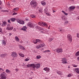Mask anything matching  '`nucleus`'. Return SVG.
Wrapping results in <instances>:
<instances>
[{"label": "nucleus", "instance_id": "f257e3e1", "mask_svg": "<svg viewBox=\"0 0 79 79\" xmlns=\"http://www.w3.org/2000/svg\"><path fill=\"white\" fill-rule=\"evenodd\" d=\"M6 74L5 72H3L0 75L1 78L0 79H6Z\"/></svg>", "mask_w": 79, "mask_h": 79}, {"label": "nucleus", "instance_id": "f03ea898", "mask_svg": "<svg viewBox=\"0 0 79 79\" xmlns=\"http://www.w3.org/2000/svg\"><path fill=\"white\" fill-rule=\"evenodd\" d=\"M38 24L40 26H46L47 27V24L46 23L44 22H40L38 23Z\"/></svg>", "mask_w": 79, "mask_h": 79}, {"label": "nucleus", "instance_id": "7ed1b4c3", "mask_svg": "<svg viewBox=\"0 0 79 79\" xmlns=\"http://www.w3.org/2000/svg\"><path fill=\"white\" fill-rule=\"evenodd\" d=\"M61 61L62 62V63H63V64H66L67 63H68L67 60L66 58H63L62 59Z\"/></svg>", "mask_w": 79, "mask_h": 79}, {"label": "nucleus", "instance_id": "20e7f679", "mask_svg": "<svg viewBox=\"0 0 79 79\" xmlns=\"http://www.w3.org/2000/svg\"><path fill=\"white\" fill-rule=\"evenodd\" d=\"M27 66V67H32L33 69H35V64H28Z\"/></svg>", "mask_w": 79, "mask_h": 79}, {"label": "nucleus", "instance_id": "39448f33", "mask_svg": "<svg viewBox=\"0 0 79 79\" xmlns=\"http://www.w3.org/2000/svg\"><path fill=\"white\" fill-rule=\"evenodd\" d=\"M13 29V27H11L10 26V24H7L6 29L10 31L11 30H12Z\"/></svg>", "mask_w": 79, "mask_h": 79}, {"label": "nucleus", "instance_id": "423d86ee", "mask_svg": "<svg viewBox=\"0 0 79 79\" xmlns=\"http://www.w3.org/2000/svg\"><path fill=\"white\" fill-rule=\"evenodd\" d=\"M67 39L70 42H72V37L71 35L69 34L67 35Z\"/></svg>", "mask_w": 79, "mask_h": 79}, {"label": "nucleus", "instance_id": "0eeeda50", "mask_svg": "<svg viewBox=\"0 0 79 79\" xmlns=\"http://www.w3.org/2000/svg\"><path fill=\"white\" fill-rule=\"evenodd\" d=\"M27 25L30 27H34V24L32 23L29 22L27 24Z\"/></svg>", "mask_w": 79, "mask_h": 79}, {"label": "nucleus", "instance_id": "6e6552de", "mask_svg": "<svg viewBox=\"0 0 79 79\" xmlns=\"http://www.w3.org/2000/svg\"><path fill=\"white\" fill-rule=\"evenodd\" d=\"M56 52L57 53H61L63 52V50L61 48H58L56 50Z\"/></svg>", "mask_w": 79, "mask_h": 79}, {"label": "nucleus", "instance_id": "1a4fd4ad", "mask_svg": "<svg viewBox=\"0 0 79 79\" xmlns=\"http://www.w3.org/2000/svg\"><path fill=\"white\" fill-rule=\"evenodd\" d=\"M17 22L19 24H24V21L20 19H18L17 20Z\"/></svg>", "mask_w": 79, "mask_h": 79}, {"label": "nucleus", "instance_id": "9d476101", "mask_svg": "<svg viewBox=\"0 0 79 79\" xmlns=\"http://www.w3.org/2000/svg\"><path fill=\"white\" fill-rule=\"evenodd\" d=\"M11 55L13 58H16L17 56V53L15 52H13L12 53Z\"/></svg>", "mask_w": 79, "mask_h": 79}, {"label": "nucleus", "instance_id": "9b49d317", "mask_svg": "<svg viewBox=\"0 0 79 79\" xmlns=\"http://www.w3.org/2000/svg\"><path fill=\"white\" fill-rule=\"evenodd\" d=\"M44 70L46 71L47 73L50 72V68H48L47 67H45L44 69Z\"/></svg>", "mask_w": 79, "mask_h": 79}, {"label": "nucleus", "instance_id": "f8f14e48", "mask_svg": "<svg viewBox=\"0 0 79 79\" xmlns=\"http://www.w3.org/2000/svg\"><path fill=\"white\" fill-rule=\"evenodd\" d=\"M75 7V6H72L69 7V9H70V10H74Z\"/></svg>", "mask_w": 79, "mask_h": 79}, {"label": "nucleus", "instance_id": "ddd939ff", "mask_svg": "<svg viewBox=\"0 0 79 79\" xmlns=\"http://www.w3.org/2000/svg\"><path fill=\"white\" fill-rule=\"evenodd\" d=\"M40 64H38L35 65V67L36 68H37V69H38V68L40 67Z\"/></svg>", "mask_w": 79, "mask_h": 79}, {"label": "nucleus", "instance_id": "4468645a", "mask_svg": "<svg viewBox=\"0 0 79 79\" xmlns=\"http://www.w3.org/2000/svg\"><path fill=\"white\" fill-rule=\"evenodd\" d=\"M31 5H36V2L35 1H32L31 2Z\"/></svg>", "mask_w": 79, "mask_h": 79}, {"label": "nucleus", "instance_id": "2eb2a0df", "mask_svg": "<svg viewBox=\"0 0 79 79\" xmlns=\"http://www.w3.org/2000/svg\"><path fill=\"white\" fill-rule=\"evenodd\" d=\"M21 29L23 31H26V29H27V27L26 26H24Z\"/></svg>", "mask_w": 79, "mask_h": 79}, {"label": "nucleus", "instance_id": "dca6fc26", "mask_svg": "<svg viewBox=\"0 0 79 79\" xmlns=\"http://www.w3.org/2000/svg\"><path fill=\"white\" fill-rule=\"evenodd\" d=\"M58 30L60 32H61L62 33V32H64V30H63V29L61 28H59Z\"/></svg>", "mask_w": 79, "mask_h": 79}, {"label": "nucleus", "instance_id": "f3484780", "mask_svg": "<svg viewBox=\"0 0 79 79\" xmlns=\"http://www.w3.org/2000/svg\"><path fill=\"white\" fill-rule=\"evenodd\" d=\"M6 56V54H1L0 56H1V58H4Z\"/></svg>", "mask_w": 79, "mask_h": 79}, {"label": "nucleus", "instance_id": "a211bd4d", "mask_svg": "<svg viewBox=\"0 0 79 79\" xmlns=\"http://www.w3.org/2000/svg\"><path fill=\"white\" fill-rule=\"evenodd\" d=\"M19 47L21 50H25V48L22 45H19Z\"/></svg>", "mask_w": 79, "mask_h": 79}, {"label": "nucleus", "instance_id": "6ab92c4d", "mask_svg": "<svg viewBox=\"0 0 79 79\" xmlns=\"http://www.w3.org/2000/svg\"><path fill=\"white\" fill-rule=\"evenodd\" d=\"M2 44H3L4 45H5L6 44V42L4 40H2Z\"/></svg>", "mask_w": 79, "mask_h": 79}, {"label": "nucleus", "instance_id": "aec40b11", "mask_svg": "<svg viewBox=\"0 0 79 79\" xmlns=\"http://www.w3.org/2000/svg\"><path fill=\"white\" fill-rule=\"evenodd\" d=\"M75 72L77 73H78L79 74V68H76L75 69Z\"/></svg>", "mask_w": 79, "mask_h": 79}, {"label": "nucleus", "instance_id": "412c9836", "mask_svg": "<svg viewBox=\"0 0 79 79\" xmlns=\"http://www.w3.org/2000/svg\"><path fill=\"white\" fill-rule=\"evenodd\" d=\"M3 24H2V26H6V21L2 22Z\"/></svg>", "mask_w": 79, "mask_h": 79}, {"label": "nucleus", "instance_id": "4be33fe9", "mask_svg": "<svg viewBox=\"0 0 79 79\" xmlns=\"http://www.w3.org/2000/svg\"><path fill=\"white\" fill-rule=\"evenodd\" d=\"M33 42L35 44H36L37 43V39L35 40L34 39H33Z\"/></svg>", "mask_w": 79, "mask_h": 79}, {"label": "nucleus", "instance_id": "5701e85b", "mask_svg": "<svg viewBox=\"0 0 79 79\" xmlns=\"http://www.w3.org/2000/svg\"><path fill=\"white\" fill-rule=\"evenodd\" d=\"M40 47H41V48H42V47H44V45H45V44H44V43H43L40 44Z\"/></svg>", "mask_w": 79, "mask_h": 79}, {"label": "nucleus", "instance_id": "b1692460", "mask_svg": "<svg viewBox=\"0 0 79 79\" xmlns=\"http://www.w3.org/2000/svg\"><path fill=\"white\" fill-rule=\"evenodd\" d=\"M57 73L59 75H61L62 74V73L60 71H59L58 70L57 71Z\"/></svg>", "mask_w": 79, "mask_h": 79}, {"label": "nucleus", "instance_id": "393cba45", "mask_svg": "<svg viewBox=\"0 0 79 79\" xmlns=\"http://www.w3.org/2000/svg\"><path fill=\"white\" fill-rule=\"evenodd\" d=\"M15 39L17 42H19V38H18L17 36H15Z\"/></svg>", "mask_w": 79, "mask_h": 79}, {"label": "nucleus", "instance_id": "a878e982", "mask_svg": "<svg viewBox=\"0 0 79 79\" xmlns=\"http://www.w3.org/2000/svg\"><path fill=\"white\" fill-rule=\"evenodd\" d=\"M42 40H40L39 39H37V43H39L40 44H41V43H42Z\"/></svg>", "mask_w": 79, "mask_h": 79}, {"label": "nucleus", "instance_id": "bb28decb", "mask_svg": "<svg viewBox=\"0 0 79 79\" xmlns=\"http://www.w3.org/2000/svg\"><path fill=\"white\" fill-rule=\"evenodd\" d=\"M18 10H19V8L16 7L14 9V11H18Z\"/></svg>", "mask_w": 79, "mask_h": 79}, {"label": "nucleus", "instance_id": "cd10ccee", "mask_svg": "<svg viewBox=\"0 0 79 79\" xmlns=\"http://www.w3.org/2000/svg\"><path fill=\"white\" fill-rule=\"evenodd\" d=\"M66 17L63 15L62 16V19L63 20H66Z\"/></svg>", "mask_w": 79, "mask_h": 79}, {"label": "nucleus", "instance_id": "c85d7f7f", "mask_svg": "<svg viewBox=\"0 0 79 79\" xmlns=\"http://www.w3.org/2000/svg\"><path fill=\"white\" fill-rule=\"evenodd\" d=\"M10 20L12 22H14V21H15L16 20V19L15 18H11L10 19Z\"/></svg>", "mask_w": 79, "mask_h": 79}, {"label": "nucleus", "instance_id": "c756f323", "mask_svg": "<svg viewBox=\"0 0 79 79\" xmlns=\"http://www.w3.org/2000/svg\"><path fill=\"white\" fill-rule=\"evenodd\" d=\"M41 3L42 5H43L44 6V5H45V2L44 1H42L41 2Z\"/></svg>", "mask_w": 79, "mask_h": 79}, {"label": "nucleus", "instance_id": "7c9ffc66", "mask_svg": "<svg viewBox=\"0 0 79 79\" xmlns=\"http://www.w3.org/2000/svg\"><path fill=\"white\" fill-rule=\"evenodd\" d=\"M19 55L20 56H21V57H24V55L23 54H21V53H19Z\"/></svg>", "mask_w": 79, "mask_h": 79}, {"label": "nucleus", "instance_id": "2f4dec72", "mask_svg": "<svg viewBox=\"0 0 79 79\" xmlns=\"http://www.w3.org/2000/svg\"><path fill=\"white\" fill-rule=\"evenodd\" d=\"M54 39V38H50L49 39V42H51V41H52V40H53Z\"/></svg>", "mask_w": 79, "mask_h": 79}, {"label": "nucleus", "instance_id": "473e14b6", "mask_svg": "<svg viewBox=\"0 0 79 79\" xmlns=\"http://www.w3.org/2000/svg\"><path fill=\"white\" fill-rule=\"evenodd\" d=\"M6 72L8 73H10V70H9L8 69H7L6 70Z\"/></svg>", "mask_w": 79, "mask_h": 79}, {"label": "nucleus", "instance_id": "72a5a7b5", "mask_svg": "<svg viewBox=\"0 0 79 79\" xmlns=\"http://www.w3.org/2000/svg\"><path fill=\"white\" fill-rule=\"evenodd\" d=\"M29 60H30V58H27L25 60V61H29Z\"/></svg>", "mask_w": 79, "mask_h": 79}, {"label": "nucleus", "instance_id": "f704fd0d", "mask_svg": "<svg viewBox=\"0 0 79 79\" xmlns=\"http://www.w3.org/2000/svg\"><path fill=\"white\" fill-rule=\"evenodd\" d=\"M62 13H64V15H68V14H67V13H66V12H64V11L63 10H62Z\"/></svg>", "mask_w": 79, "mask_h": 79}, {"label": "nucleus", "instance_id": "c9c22d12", "mask_svg": "<svg viewBox=\"0 0 79 79\" xmlns=\"http://www.w3.org/2000/svg\"><path fill=\"white\" fill-rule=\"evenodd\" d=\"M40 57H41L40 56H36V58L37 59H40Z\"/></svg>", "mask_w": 79, "mask_h": 79}, {"label": "nucleus", "instance_id": "e433bc0d", "mask_svg": "<svg viewBox=\"0 0 79 79\" xmlns=\"http://www.w3.org/2000/svg\"><path fill=\"white\" fill-rule=\"evenodd\" d=\"M36 48H41L40 46V45H38V46H37L36 47Z\"/></svg>", "mask_w": 79, "mask_h": 79}, {"label": "nucleus", "instance_id": "4c0bfd02", "mask_svg": "<svg viewBox=\"0 0 79 79\" xmlns=\"http://www.w3.org/2000/svg\"><path fill=\"white\" fill-rule=\"evenodd\" d=\"M39 11L40 12V13H42V9L41 8H40L39 10Z\"/></svg>", "mask_w": 79, "mask_h": 79}, {"label": "nucleus", "instance_id": "58836bf2", "mask_svg": "<svg viewBox=\"0 0 79 79\" xmlns=\"http://www.w3.org/2000/svg\"><path fill=\"white\" fill-rule=\"evenodd\" d=\"M31 17L32 18H35V16L34 15H31Z\"/></svg>", "mask_w": 79, "mask_h": 79}, {"label": "nucleus", "instance_id": "ea45409f", "mask_svg": "<svg viewBox=\"0 0 79 79\" xmlns=\"http://www.w3.org/2000/svg\"><path fill=\"white\" fill-rule=\"evenodd\" d=\"M73 76L72 75V74H69L67 76H68V77H71V76Z\"/></svg>", "mask_w": 79, "mask_h": 79}, {"label": "nucleus", "instance_id": "a19ab883", "mask_svg": "<svg viewBox=\"0 0 79 79\" xmlns=\"http://www.w3.org/2000/svg\"><path fill=\"white\" fill-rule=\"evenodd\" d=\"M44 11L45 13H47V7H46L44 9Z\"/></svg>", "mask_w": 79, "mask_h": 79}, {"label": "nucleus", "instance_id": "79ce46f5", "mask_svg": "<svg viewBox=\"0 0 79 79\" xmlns=\"http://www.w3.org/2000/svg\"><path fill=\"white\" fill-rule=\"evenodd\" d=\"M72 65L73 66V67H77V65H75L74 64H73Z\"/></svg>", "mask_w": 79, "mask_h": 79}, {"label": "nucleus", "instance_id": "37998d69", "mask_svg": "<svg viewBox=\"0 0 79 79\" xmlns=\"http://www.w3.org/2000/svg\"><path fill=\"white\" fill-rule=\"evenodd\" d=\"M47 16H50V14L49 13H46Z\"/></svg>", "mask_w": 79, "mask_h": 79}, {"label": "nucleus", "instance_id": "c03bdc74", "mask_svg": "<svg viewBox=\"0 0 79 79\" xmlns=\"http://www.w3.org/2000/svg\"><path fill=\"white\" fill-rule=\"evenodd\" d=\"M1 11L2 12H3H3H5V11H6V10H1Z\"/></svg>", "mask_w": 79, "mask_h": 79}, {"label": "nucleus", "instance_id": "a18cd8bd", "mask_svg": "<svg viewBox=\"0 0 79 79\" xmlns=\"http://www.w3.org/2000/svg\"><path fill=\"white\" fill-rule=\"evenodd\" d=\"M15 70L16 71H19V69H15Z\"/></svg>", "mask_w": 79, "mask_h": 79}, {"label": "nucleus", "instance_id": "49530a36", "mask_svg": "<svg viewBox=\"0 0 79 79\" xmlns=\"http://www.w3.org/2000/svg\"><path fill=\"white\" fill-rule=\"evenodd\" d=\"M77 37L79 38V33H77Z\"/></svg>", "mask_w": 79, "mask_h": 79}, {"label": "nucleus", "instance_id": "de8ad7c7", "mask_svg": "<svg viewBox=\"0 0 79 79\" xmlns=\"http://www.w3.org/2000/svg\"><path fill=\"white\" fill-rule=\"evenodd\" d=\"M17 14H18L17 13H14L12 15H17Z\"/></svg>", "mask_w": 79, "mask_h": 79}, {"label": "nucleus", "instance_id": "09e8293b", "mask_svg": "<svg viewBox=\"0 0 79 79\" xmlns=\"http://www.w3.org/2000/svg\"><path fill=\"white\" fill-rule=\"evenodd\" d=\"M50 52V51L49 50H45L44 51V52Z\"/></svg>", "mask_w": 79, "mask_h": 79}, {"label": "nucleus", "instance_id": "8fccbe9b", "mask_svg": "<svg viewBox=\"0 0 79 79\" xmlns=\"http://www.w3.org/2000/svg\"><path fill=\"white\" fill-rule=\"evenodd\" d=\"M8 23H10V20L8 19Z\"/></svg>", "mask_w": 79, "mask_h": 79}, {"label": "nucleus", "instance_id": "3c124183", "mask_svg": "<svg viewBox=\"0 0 79 79\" xmlns=\"http://www.w3.org/2000/svg\"><path fill=\"white\" fill-rule=\"evenodd\" d=\"M65 23H66V24H67V23H68V21H66L65 22Z\"/></svg>", "mask_w": 79, "mask_h": 79}, {"label": "nucleus", "instance_id": "603ef678", "mask_svg": "<svg viewBox=\"0 0 79 79\" xmlns=\"http://www.w3.org/2000/svg\"><path fill=\"white\" fill-rule=\"evenodd\" d=\"M77 19H79V16L77 17Z\"/></svg>", "mask_w": 79, "mask_h": 79}, {"label": "nucleus", "instance_id": "864d4df0", "mask_svg": "<svg viewBox=\"0 0 79 79\" xmlns=\"http://www.w3.org/2000/svg\"><path fill=\"white\" fill-rule=\"evenodd\" d=\"M11 33H9V36H11Z\"/></svg>", "mask_w": 79, "mask_h": 79}, {"label": "nucleus", "instance_id": "5fc2aeb1", "mask_svg": "<svg viewBox=\"0 0 79 79\" xmlns=\"http://www.w3.org/2000/svg\"><path fill=\"white\" fill-rule=\"evenodd\" d=\"M2 4V1H0V5Z\"/></svg>", "mask_w": 79, "mask_h": 79}, {"label": "nucleus", "instance_id": "6e6d98bb", "mask_svg": "<svg viewBox=\"0 0 79 79\" xmlns=\"http://www.w3.org/2000/svg\"><path fill=\"white\" fill-rule=\"evenodd\" d=\"M2 31V28H0V32H1Z\"/></svg>", "mask_w": 79, "mask_h": 79}, {"label": "nucleus", "instance_id": "4d7b16f0", "mask_svg": "<svg viewBox=\"0 0 79 79\" xmlns=\"http://www.w3.org/2000/svg\"><path fill=\"white\" fill-rule=\"evenodd\" d=\"M77 59L78 60H79V57H77Z\"/></svg>", "mask_w": 79, "mask_h": 79}, {"label": "nucleus", "instance_id": "13d9d810", "mask_svg": "<svg viewBox=\"0 0 79 79\" xmlns=\"http://www.w3.org/2000/svg\"><path fill=\"white\" fill-rule=\"evenodd\" d=\"M1 9H2V8L0 6V10H1Z\"/></svg>", "mask_w": 79, "mask_h": 79}, {"label": "nucleus", "instance_id": "bf43d9fd", "mask_svg": "<svg viewBox=\"0 0 79 79\" xmlns=\"http://www.w3.org/2000/svg\"><path fill=\"white\" fill-rule=\"evenodd\" d=\"M68 68L69 69L70 68V66H69L68 67Z\"/></svg>", "mask_w": 79, "mask_h": 79}, {"label": "nucleus", "instance_id": "052dcab7", "mask_svg": "<svg viewBox=\"0 0 79 79\" xmlns=\"http://www.w3.org/2000/svg\"><path fill=\"white\" fill-rule=\"evenodd\" d=\"M14 31H16V30L15 29L14 30Z\"/></svg>", "mask_w": 79, "mask_h": 79}, {"label": "nucleus", "instance_id": "680f3d73", "mask_svg": "<svg viewBox=\"0 0 79 79\" xmlns=\"http://www.w3.org/2000/svg\"><path fill=\"white\" fill-rule=\"evenodd\" d=\"M50 26L49 27H48V29H50Z\"/></svg>", "mask_w": 79, "mask_h": 79}, {"label": "nucleus", "instance_id": "e2e57ef3", "mask_svg": "<svg viewBox=\"0 0 79 79\" xmlns=\"http://www.w3.org/2000/svg\"><path fill=\"white\" fill-rule=\"evenodd\" d=\"M53 12H55V11H54V10H53Z\"/></svg>", "mask_w": 79, "mask_h": 79}, {"label": "nucleus", "instance_id": "0e129e2a", "mask_svg": "<svg viewBox=\"0 0 79 79\" xmlns=\"http://www.w3.org/2000/svg\"><path fill=\"white\" fill-rule=\"evenodd\" d=\"M1 70H2V69L0 68V71H1Z\"/></svg>", "mask_w": 79, "mask_h": 79}, {"label": "nucleus", "instance_id": "69168bd1", "mask_svg": "<svg viewBox=\"0 0 79 79\" xmlns=\"http://www.w3.org/2000/svg\"><path fill=\"white\" fill-rule=\"evenodd\" d=\"M1 25V24L0 23V26Z\"/></svg>", "mask_w": 79, "mask_h": 79}, {"label": "nucleus", "instance_id": "338daca9", "mask_svg": "<svg viewBox=\"0 0 79 79\" xmlns=\"http://www.w3.org/2000/svg\"><path fill=\"white\" fill-rule=\"evenodd\" d=\"M41 32H43V33H44V32H43V31H41Z\"/></svg>", "mask_w": 79, "mask_h": 79}, {"label": "nucleus", "instance_id": "774afa93", "mask_svg": "<svg viewBox=\"0 0 79 79\" xmlns=\"http://www.w3.org/2000/svg\"><path fill=\"white\" fill-rule=\"evenodd\" d=\"M78 8H79V6H78Z\"/></svg>", "mask_w": 79, "mask_h": 79}]
</instances>
